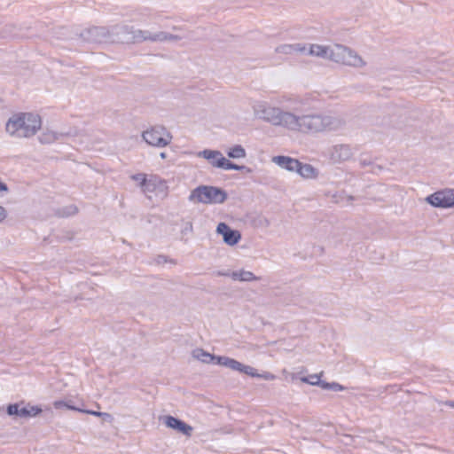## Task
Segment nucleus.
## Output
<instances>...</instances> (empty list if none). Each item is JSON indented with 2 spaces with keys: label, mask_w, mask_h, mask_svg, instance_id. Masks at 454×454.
Returning <instances> with one entry per match:
<instances>
[{
  "label": "nucleus",
  "mask_w": 454,
  "mask_h": 454,
  "mask_svg": "<svg viewBox=\"0 0 454 454\" xmlns=\"http://www.w3.org/2000/svg\"><path fill=\"white\" fill-rule=\"evenodd\" d=\"M149 31L137 29L125 24H117L109 27L108 43H137L147 41Z\"/></svg>",
  "instance_id": "f257e3e1"
},
{
  "label": "nucleus",
  "mask_w": 454,
  "mask_h": 454,
  "mask_svg": "<svg viewBox=\"0 0 454 454\" xmlns=\"http://www.w3.org/2000/svg\"><path fill=\"white\" fill-rule=\"evenodd\" d=\"M188 199L196 203L223 204L227 200L228 193L222 187L200 184L191 192Z\"/></svg>",
  "instance_id": "f03ea898"
},
{
  "label": "nucleus",
  "mask_w": 454,
  "mask_h": 454,
  "mask_svg": "<svg viewBox=\"0 0 454 454\" xmlns=\"http://www.w3.org/2000/svg\"><path fill=\"white\" fill-rule=\"evenodd\" d=\"M213 364L224 366L232 371H236L242 374L248 375L252 378H259L263 379L265 380H273L277 378L276 375L270 372H263L262 373H259L255 368L250 365L244 364L234 358L225 356L215 355Z\"/></svg>",
  "instance_id": "7ed1b4c3"
},
{
  "label": "nucleus",
  "mask_w": 454,
  "mask_h": 454,
  "mask_svg": "<svg viewBox=\"0 0 454 454\" xmlns=\"http://www.w3.org/2000/svg\"><path fill=\"white\" fill-rule=\"evenodd\" d=\"M338 121L331 116H323L320 114H306L301 116V124L299 130L303 132H320L336 129Z\"/></svg>",
  "instance_id": "20e7f679"
},
{
  "label": "nucleus",
  "mask_w": 454,
  "mask_h": 454,
  "mask_svg": "<svg viewBox=\"0 0 454 454\" xmlns=\"http://www.w3.org/2000/svg\"><path fill=\"white\" fill-rule=\"evenodd\" d=\"M332 60L355 67H361L365 65L363 59L355 51L341 44L334 46L333 52H332Z\"/></svg>",
  "instance_id": "39448f33"
},
{
  "label": "nucleus",
  "mask_w": 454,
  "mask_h": 454,
  "mask_svg": "<svg viewBox=\"0 0 454 454\" xmlns=\"http://www.w3.org/2000/svg\"><path fill=\"white\" fill-rule=\"evenodd\" d=\"M146 144L156 147H165L172 140L171 133L164 126H154L142 134Z\"/></svg>",
  "instance_id": "423d86ee"
},
{
  "label": "nucleus",
  "mask_w": 454,
  "mask_h": 454,
  "mask_svg": "<svg viewBox=\"0 0 454 454\" xmlns=\"http://www.w3.org/2000/svg\"><path fill=\"white\" fill-rule=\"evenodd\" d=\"M25 116L26 115L23 114V112H19L13 114L8 119L5 124V130L10 136L19 138H29L35 136V134L27 132V127L29 128V125H27Z\"/></svg>",
  "instance_id": "0eeeda50"
},
{
  "label": "nucleus",
  "mask_w": 454,
  "mask_h": 454,
  "mask_svg": "<svg viewBox=\"0 0 454 454\" xmlns=\"http://www.w3.org/2000/svg\"><path fill=\"white\" fill-rule=\"evenodd\" d=\"M425 201L436 208H454V189L438 190L427 196Z\"/></svg>",
  "instance_id": "6e6552de"
},
{
  "label": "nucleus",
  "mask_w": 454,
  "mask_h": 454,
  "mask_svg": "<svg viewBox=\"0 0 454 454\" xmlns=\"http://www.w3.org/2000/svg\"><path fill=\"white\" fill-rule=\"evenodd\" d=\"M75 36L82 38L84 42L92 43H108L109 27H91L84 29L81 33H76Z\"/></svg>",
  "instance_id": "1a4fd4ad"
},
{
  "label": "nucleus",
  "mask_w": 454,
  "mask_h": 454,
  "mask_svg": "<svg viewBox=\"0 0 454 454\" xmlns=\"http://www.w3.org/2000/svg\"><path fill=\"white\" fill-rule=\"evenodd\" d=\"M216 233L223 237V242L230 246H236L242 239L239 230L232 229L228 223L221 222L216 226Z\"/></svg>",
  "instance_id": "9d476101"
},
{
  "label": "nucleus",
  "mask_w": 454,
  "mask_h": 454,
  "mask_svg": "<svg viewBox=\"0 0 454 454\" xmlns=\"http://www.w3.org/2000/svg\"><path fill=\"white\" fill-rule=\"evenodd\" d=\"M163 424L170 429L176 431L185 436L190 437L193 432V427L183 419L172 415H165L160 418Z\"/></svg>",
  "instance_id": "9b49d317"
},
{
  "label": "nucleus",
  "mask_w": 454,
  "mask_h": 454,
  "mask_svg": "<svg viewBox=\"0 0 454 454\" xmlns=\"http://www.w3.org/2000/svg\"><path fill=\"white\" fill-rule=\"evenodd\" d=\"M254 112L259 119L270 122L272 125L278 126V122L280 121L279 114H281V109L278 107L258 105L257 107L254 108Z\"/></svg>",
  "instance_id": "f8f14e48"
},
{
  "label": "nucleus",
  "mask_w": 454,
  "mask_h": 454,
  "mask_svg": "<svg viewBox=\"0 0 454 454\" xmlns=\"http://www.w3.org/2000/svg\"><path fill=\"white\" fill-rule=\"evenodd\" d=\"M272 162L283 169L295 173L297 172L298 166H300V160L298 159L286 155L273 156Z\"/></svg>",
  "instance_id": "ddd939ff"
},
{
  "label": "nucleus",
  "mask_w": 454,
  "mask_h": 454,
  "mask_svg": "<svg viewBox=\"0 0 454 454\" xmlns=\"http://www.w3.org/2000/svg\"><path fill=\"white\" fill-rule=\"evenodd\" d=\"M280 121L278 122V126H283L292 130H299L301 124V116H296L290 112H285L281 109L279 114Z\"/></svg>",
  "instance_id": "4468645a"
},
{
  "label": "nucleus",
  "mask_w": 454,
  "mask_h": 454,
  "mask_svg": "<svg viewBox=\"0 0 454 454\" xmlns=\"http://www.w3.org/2000/svg\"><path fill=\"white\" fill-rule=\"evenodd\" d=\"M23 114L26 115L25 121L27 125H29V128L27 127V132L35 135L42 128V118L40 114L33 112H23Z\"/></svg>",
  "instance_id": "2eb2a0df"
},
{
  "label": "nucleus",
  "mask_w": 454,
  "mask_h": 454,
  "mask_svg": "<svg viewBox=\"0 0 454 454\" xmlns=\"http://www.w3.org/2000/svg\"><path fill=\"white\" fill-rule=\"evenodd\" d=\"M167 188L166 182L162 181L157 176H153L151 178L146 179L145 186L141 189L144 192H153L156 190L162 192Z\"/></svg>",
  "instance_id": "dca6fc26"
},
{
  "label": "nucleus",
  "mask_w": 454,
  "mask_h": 454,
  "mask_svg": "<svg viewBox=\"0 0 454 454\" xmlns=\"http://www.w3.org/2000/svg\"><path fill=\"white\" fill-rule=\"evenodd\" d=\"M296 173L303 178L313 179L318 176L319 170L311 164L304 163L300 160V166H298Z\"/></svg>",
  "instance_id": "f3484780"
},
{
  "label": "nucleus",
  "mask_w": 454,
  "mask_h": 454,
  "mask_svg": "<svg viewBox=\"0 0 454 454\" xmlns=\"http://www.w3.org/2000/svg\"><path fill=\"white\" fill-rule=\"evenodd\" d=\"M352 151L348 145H339L333 147V159L345 161L352 157Z\"/></svg>",
  "instance_id": "a211bd4d"
},
{
  "label": "nucleus",
  "mask_w": 454,
  "mask_h": 454,
  "mask_svg": "<svg viewBox=\"0 0 454 454\" xmlns=\"http://www.w3.org/2000/svg\"><path fill=\"white\" fill-rule=\"evenodd\" d=\"M332 52L333 48L328 46H323L319 44H310L309 54L313 56L321 57L323 59H328L332 60Z\"/></svg>",
  "instance_id": "6ab92c4d"
},
{
  "label": "nucleus",
  "mask_w": 454,
  "mask_h": 454,
  "mask_svg": "<svg viewBox=\"0 0 454 454\" xmlns=\"http://www.w3.org/2000/svg\"><path fill=\"white\" fill-rule=\"evenodd\" d=\"M69 136H72V133L70 131L67 132V133H58V132L48 130V131L43 132L38 137V140L40 141L41 144L46 145V144H51L57 140H59L60 137H69Z\"/></svg>",
  "instance_id": "aec40b11"
},
{
  "label": "nucleus",
  "mask_w": 454,
  "mask_h": 454,
  "mask_svg": "<svg viewBox=\"0 0 454 454\" xmlns=\"http://www.w3.org/2000/svg\"><path fill=\"white\" fill-rule=\"evenodd\" d=\"M231 278L234 281L241 282H251L260 279V278L256 277L253 272L245 270L231 271Z\"/></svg>",
  "instance_id": "412c9836"
},
{
  "label": "nucleus",
  "mask_w": 454,
  "mask_h": 454,
  "mask_svg": "<svg viewBox=\"0 0 454 454\" xmlns=\"http://www.w3.org/2000/svg\"><path fill=\"white\" fill-rule=\"evenodd\" d=\"M180 39H181V37L176 35H172V34L163 32V31H160V32H158L155 34H152L149 32V34H147V40L152 41V42H163V41H167V40L177 41Z\"/></svg>",
  "instance_id": "4be33fe9"
},
{
  "label": "nucleus",
  "mask_w": 454,
  "mask_h": 454,
  "mask_svg": "<svg viewBox=\"0 0 454 454\" xmlns=\"http://www.w3.org/2000/svg\"><path fill=\"white\" fill-rule=\"evenodd\" d=\"M192 356L204 364H214L215 354L197 348L192 350Z\"/></svg>",
  "instance_id": "5701e85b"
},
{
  "label": "nucleus",
  "mask_w": 454,
  "mask_h": 454,
  "mask_svg": "<svg viewBox=\"0 0 454 454\" xmlns=\"http://www.w3.org/2000/svg\"><path fill=\"white\" fill-rule=\"evenodd\" d=\"M212 166L224 170H233V168H236L235 162L225 158L222 153L218 159L212 162Z\"/></svg>",
  "instance_id": "b1692460"
},
{
  "label": "nucleus",
  "mask_w": 454,
  "mask_h": 454,
  "mask_svg": "<svg viewBox=\"0 0 454 454\" xmlns=\"http://www.w3.org/2000/svg\"><path fill=\"white\" fill-rule=\"evenodd\" d=\"M226 154L230 159H240L247 156L245 148L241 145H235L226 151Z\"/></svg>",
  "instance_id": "393cba45"
},
{
  "label": "nucleus",
  "mask_w": 454,
  "mask_h": 454,
  "mask_svg": "<svg viewBox=\"0 0 454 454\" xmlns=\"http://www.w3.org/2000/svg\"><path fill=\"white\" fill-rule=\"evenodd\" d=\"M53 406L55 409H58V410L66 408L67 410L76 411H79L82 413V411H84V409L76 407L74 404L72 400H67H67H56L53 402Z\"/></svg>",
  "instance_id": "a878e982"
},
{
  "label": "nucleus",
  "mask_w": 454,
  "mask_h": 454,
  "mask_svg": "<svg viewBox=\"0 0 454 454\" xmlns=\"http://www.w3.org/2000/svg\"><path fill=\"white\" fill-rule=\"evenodd\" d=\"M221 155V152L217 150L204 149L198 153L199 157H202L208 160L211 164Z\"/></svg>",
  "instance_id": "bb28decb"
},
{
  "label": "nucleus",
  "mask_w": 454,
  "mask_h": 454,
  "mask_svg": "<svg viewBox=\"0 0 454 454\" xmlns=\"http://www.w3.org/2000/svg\"><path fill=\"white\" fill-rule=\"evenodd\" d=\"M82 413L97 416L98 418H101L103 422H106V423H110V424H112L113 421L114 420V416L107 412H102V411L84 409V411H82Z\"/></svg>",
  "instance_id": "cd10ccee"
},
{
  "label": "nucleus",
  "mask_w": 454,
  "mask_h": 454,
  "mask_svg": "<svg viewBox=\"0 0 454 454\" xmlns=\"http://www.w3.org/2000/svg\"><path fill=\"white\" fill-rule=\"evenodd\" d=\"M25 404L24 401L20 403H9L6 406V413L10 417L19 418L20 413L21 405Z\"/></svg>",
  "instance_id": "c85d7f7f"
},
{
  "label": "nucleus",
  "mask_w": 454,
  "mask_h": 454,
  "mask_svg": "<svg viewBox=\"0 0 454 454\" xmlns=\"http://www.w3.org/2000/svg\"><path fill=\"white\" fill-rule=\"evenodd\" d=\"M78 212V208L74 205H70L65 207L59 209L58 214L60 216L67 217L70 215H74Z\"/></svg>",
  "instance_id": "c756f323"
},
{
  "label": "nucleus",
  "mask_w": 454,
  "mask_h": 454,
  "mask_svg": "<svg viewBox=\"0 0 454 454\" xmlns=\"http://www.w3.org/2000/svg\"><path fill=\"white\" fill-rule=\"evenodd\" d=\"M131 179L134 181H137L139 183L140 188H142L145 186V184L146 183L147 175L145 173L134 174L131 176Z\"/></svg>",
  "instance_id": "7c9ffc66"
},
{
  "label": "nucleus",
  "mask_w": 454,
  "mask_h": 454,
  "mask_svg": "<svg viewBox=\"0 0 454 454\" xmlns=\"http://www.w3.org/2000/svg\"><path fill=\"white\" fill-rule=\"evenodd\" d=\"M322 374L323 372H321L320 374H311L309 376H303L301 378V381L303 383L309 384L311 386H315V380H317L318 377Z\"/></svg>",
  "instance_id": "2f4dec72"
},
{
  "label": "nucleus",
  "mask_w": 454,
  "mask_h": 454,
  "mask_svg": "<svg viewBox=\"0 0 454 454\" xmlns=\"http://www.w3.org/2000/svg\"><path fill=\"white\" fill-rule=\"evenodd\" d=\"M58 35V38L63 40L74 39V37L68 35V28L66 27H62L59 29V32L56 33Z\"/></svg>",
  "instance_id": "473e14b6"
},
{
  "label": "nucleus",
  "mask_w": 454,
  "mask_h": 454,
  "mask_svg": "<svg viewBox=\"0 0 454 454\" xmlns=\"http://www.w3.org/2000/svg\"><path fill=\"white\" fill-rule=\"evenodd\" d=\"M294 46L292 44H283L276 48V51L278 53L289 54L293 51Z\"/></svg>",
  "instance_id": "72a5a7b5"
},
{
  "label": "nucleus",
  "mask_w": 454,
  "mask_h": 454,
  "mask_svg": "<svg viewBox=\"0 0 454 454\" xmlns=\"http://www.w3.org/2000/svg\"><path fill=\"white\" fill-rule=\"evenodd\" d=\"M28 411H29V418H33V417H36L37 415H39L43 411V409L40 405L30 406L28 404Z\"/></svg>",
  "instance_id": "f704fd0d"
},
{
  "label": "nucleus",
  "mask_w": 454,
  "mask_h": 454,
  "mask_svg": "<svg viewBox=\"0 0 454 454\" xmlns=\"http://www.w3.org/2000/svg\"><path fill=\"white\" fill-rule=\"evenodd\" d=\"M330 384H331V382H327L325 380H321L320 376L318 377V379L317 380H315V386H317L325 390L330 389Z\"/></svg>",
  "instance_id": "c9c22d12"
},
{
  "label": "nucleus",
  "mask_w": 454,
  "mask_h": 454,
  "mask_svg": "<svg viewBox=\"0 0 454 454\" xmlns=\"http://www.w3.org/2000/svg\"><path fill=\"white\" fill-rule=\"evenodd\" d=\"M235 167L233 170L241 171L245 174H251L253 172V169L246 165H239L235 163Z\"/></svg>",
  "instance_id": "e433bc0d"
},
{
  "label": "nucleus",
  "mask_w": 454,
  "mask_h": 454,
  "mask_svg": "<svg viewBox=\"0 0 454 454\" xmlns=\"http://www.w3.org/2000/svg\"><path fill=\"white\" fill-rule=\"evenodd\" d=\"M345 389V387L339 384L338 382H331L330 384V389L333 391H342Z\"/></svg>",
  "instance_id": "4c0bfd02"
},
{
  "label": "nucleus",
  "mask_w": 454,
  "mask_h": 454,
  "mask_svg": "<svg viewBox=\"0 0 454 454\" xmlns=\"http://www.w3.org/2000/svg\"><path fill=\"white\" fill-rule=\"evenodd\" d=\"M19 418H29V411H28V405L25 406L24 404L21 405L20 413Z\"/></svg>",
  "instance_id": "58836bf2"
},
{
  "label": "nucleus",
  "mask_w": 454,
  "mask_h": 454,
  "mask_svg": "<svg viewBox=\"0 0 454 454\" xmlns=\"http://www.w3.org/2000/svg\"><path fill=\"white\" fill-rule=\"evenodd\" d=\"M157 264H163L167 262H172L171 260H168V256L164 255V254H159L156 259H155Z\"/></svg>",
  "instance_id": "ea45409f"
},
{
  "label": "nucleus",
  "mask_w": 454,
  "mask_h": 454,
  "mask_svg": "<svg viewBox=\"0 0 454 454\" xmlns=\"http://www.w3.org/2000/svg\"><path fill=\"white\" fill-rule=\"evenodd\" d=\"M192 231H193L192 223L187 222V223H185V226L184 227V229L182 230V233L187 234L188 232H192Z\"/></svg>",
  "instance_id": "a19ab883"
},
{
  "label": "nucleus",
  "mask_w": 454,
  "mask_h": 454,
  "mask_svg": "<svg viewBox=\"0 0 454 454\" xmlns=\"http://www.w3.org/2000/svg\"><path fill=\"white\" fill-rule=\"evenodd\" d=\"M9 192L8 185L0 179V192Z\"/></svg>",
  "instance_id": "79ce46f5"
},
{
  "label": "nucleus",
  "mask_w": 454,
  "mask_h": 454,
  "mask_svg": "<svg viewBox=\"0 0 454 454\" xmlns=\"http://www.w3.org/2000/svg\"><path fill=\"white\" fill-rule=\"evenodd\" d=\"M7 212L5 208L0 206V223L6 217Z\"/></svg>",
  "instance_id": "37998d69"
},
{
  "label": "nucleus",
  "mask_w": 454,
  "mask_h": 454,
  "mask_svg": "<svg viewBox=\"0 0 454 454\" xmlns=\"http://www.w3.org/2000/svg\"><path fill=\"white\" fill-rule=\"evenodd\" d=\"M231 273L230 271H221V270H218L216 272V276H223V277H231Z\"/></svg>",
  "instance_id": "c03bdc74"
},
{
  "label": "nucleus",
  "mask_w": 454,
  "mask_h": 454,
  "mask_svg": "<svg viewBox=\"0 0 454 454\" xmlns=\"http://www.w3.org/2000/svg\"><path fill=\"white\" fill-rule=\"evenodd\" d=\"M445 404L451 407V408H454V400H450V401H446L445 402Z\"/></svg>",
  "instance_id": "a18cd8bd"
},
{
  "label": "nucleus",
  "mask_w": 454,
  "mask_h": 454,
  "mask_svg": "<svg viewBox=\"0 0 454 454\" xmlns=\"http://www.w3.org/2000/svg\"><path fill=\"white\" fill-rule=\"evenodd\" d=\"M160 157L161 159H163V160H164V159H166V158H167V153H166L165 152H161V153H160Z\"/></svg>",
  "instance_id": "49530a36"
},
{
  "label": "nucleus",
  "mask_w": 454,
  "mask_h": 454,
  "mask_svg": "<svg viewBox=\"0 0 454 454\" xmlns=\"http://www.w3.org/2000/svg\"><path fill=\"white\" fill-rule=\"evenodd\" d=\"M361 163H362L363 166H366V165H370L371 164L370 161L367 162L365 160H362Z\"/></svg>",
  "instance_id": "de8ad7c7"
},
{
  "label": "nucleus",
  "mask_w": 454,
  "mask_h": 454,
  "mask_svg": "<svg viewBox=\"0 0 454 454\" xmlns=\"http://www.w3.org/2000/svg\"><path fill=\"white\" fill-rule=\"evenodd\" d=\"M304 49H305L304 47H303V48H300V47H299V44H296V48H295V50H296V51H303Z\"/></svg>",
  "instance_id": "09e8293b"
},
{
  "label": "nucleus",
  "mask_w": 454,
  "mask_h": 454,
  "mask_svg": "<svg viewBox=\"0 0 454 454\" xmlns=\"http://www.w3.org/2000/svg\"><path fill=\"white\" fill-rule=\"evenodd\" d=\"M348 200H355V198L353 196H348Z\"/></svg>",
  "instance_id": "8fccbe9b"
}]
</instances>
